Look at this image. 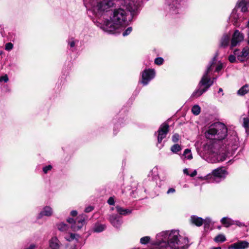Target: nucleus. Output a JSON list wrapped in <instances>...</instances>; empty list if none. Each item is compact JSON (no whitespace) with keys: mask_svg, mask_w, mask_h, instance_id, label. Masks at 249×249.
I'll return each instance as SVG.
<instances>
[{"mask_svg":"<svg viewBox=\"0 0 249 249\" xmlns=\"http://www.w3.org/2000/svg\"><path fill=\"white\" fill-rule=\"evenodd\" d=\"M239 146V139L235 132L229 136L226 140L218 145H205L204 147V159L209 162L215 163L224 161L227 157L231 156Z\"/></svg>","mask_w":249,"mask_h":249,"instance_id":"obj_1","label":"nucleus"},{"mask_svg":"<svg viewBox=\"0 0 249 249\" xmlns=\"http://www.w3.org/2000/svg\"><path fill=\"white\" fill-rule=\"evenodd\" d=\"M101 17L94 21L96 25L105 32L110 34H114L119 32L121 28L127 24L126 12L122 8L115 9L112 17L108 18Z\"/></svg>","mask_w":249,"mask_h":249,"instance_id":"obj_2","label":"nucleus"},{"mask_svg":"<svg viewBox=\"0 0 249 249\" xmlns=\"http://www.w3.org/2000/svg\"><path fill=\"white\" fill-rule=\"evenodd\" d=\"M227 135V128L225 124L219 122L211 124L205 132L207 138L213 140L215 142L205 145H213L215 143L220 145Z\"/></svg>","mask_w":249,"mask_h":249,"instance_id":"obj_3","label":"nucleus"},{"mask_svg":"<svg viewBox=\"0 0 249 249\" xmlns=\"http://www.w3.org/2000/svg\"><path fill=\"white\" fill-rule=\"evenodd\" d=\"M114 0H89L90 7L89 14L90 13L96 18L101 17L114 5Z\"/></svg>","mask_w":249,"mask_h":249,"instance_id":"obj_4","label":"nucleus"},{"mask_svg":"<svg viewBox=\"0 0 249 249\" xmlns=\"http://www.w3.org/2000/svg\"><path fill=\"white\" fill-rule=\"evenodd\" d=\"M215 64L214 58L207 67V70L204 73L198 84V89H196L192 94V97L197 98L205 92L213 84V81L210 78L209 74L212 71Z\"/></svg>","mask_w":249,"mask_h":249,"instance_id":"obj_5","label":"nucleus"},{"mask_svg":"<svg viewBox=\"0 0 249 249\" xmlns=\"http://www.w3.org/2000/svg\"><path fill=\"white\" fill-rule=\"evenodd\" d=\"M124 4L133 17L138 13L139 8L143 4V2L142 0H124Z\"/></svg>","mask_w":249,"mask_h":249,"instance_id":"obj_6","label":"nucleus"},{"mask_svg":"<svg viewBox=\"0 0 249 249\" xmlns=\"http://www.w3.org/2000/svg\"><path fill=\"white\" fill-rule=\"evenodd\" d=\"M248 17V15L239 11L236 9H233L229 19L234 26L239 27L242 22L247 19Z\"/></svg>","mask_w":249,"mask_h":249,"instance_id":"obj_7","label":"nucleus"},{"mask_svg":"<svg viewBox=\"0 0 249 249\" xmlns=\"http://www.w3.org/2000/svg\"><path fill=\"white\" fill-rule=\"evenodd\" d=\"M85 215H79L75 221L73 218H70L67 221L69 223L71 224V228L72 230L75 231L80 229L85 224Z\"/></svg>","mask_w":249,"mask_h":249,"instance_id":"obj_8","label":"nucleus"},{"mask_svg":"<svg viewBox=\"0 0 249 249\" xmlns=\"http://www.w3.org/2000/svg\"><path fill=\"white\" fill-rule=\"evenodd\" d=\"M227 174V171L223 168H218L213 170L211 177L213 181L219 182L226 178Z\"/></svg>","mask_w":249,"mask_h":249,"instance_id":"obj_9","label":"nucleus"},{"mask_svg":"<svg viewBox=\"0 0 249 249\" xmlns=\"http://www.w3.org/2000/svg\"><path fill=\"white\" fill-rule=\"evenodd\" d=\"M181 0H166L169 6V12L173 15L179 13L181 11L180 1Z\"/></svg>","mask_w":249,"mask_h":249,"instance_id":"obj_10","label":"nucleus"},{"mask_svg":"<svg viewBox=\"0 0 249 249\" xmlns=\"http://www.w3.org/2000/svg\"><path fill=\"white\" fill-rule=\"evenodd\" d=\"M155 76V71L154 69H148L144 70L142 73V83L145 86Z\"/></svg>","mask_w":249,"mask_h":249,"instance_id":"obj_11","label":"nucleus"},{"mask_svg":"<svg viewBox=\"0 0 249 249\" xmlns=\"http://www.w3.org/2000/svg\"><path fill=\"white\" fill-rule=\"evenodd\" d=\"M169 126L167 123L162 124L159 128L158 131V142L159 143L161 142L162 140L164 139L169 132Z\"/></svg>","mask_w":249,"mask_h":249,"instance_id":"obj_12","label":"nucleus"},{"mask_svg":"<svg viewBox=\"0 0 249 249\" xmlns=\"http://www.w3.org/2000/svg\"><path fill=\"white\" fill-rule=\"evenodd\" d=\"M249 1L248 0H238L234 9L249 15Z\"/></svg>","mask_w":249,"mask_h":249,"instance_id":"obj_13","label":"nucleus"},{"mask_svg":"<svg viewBox=\"0 0 249 249\" xmlns=\"http://www.w3.org/2000/svg\"><path fill=\"white\" fill-rule=\"evenodd\" d=\"M249 247V243L245 240H240L230 245L228 249H246Z\"/></svg>","mask_w":249,"mask_h":249,"instance_id":"obj_14","label":"nucleus"},{"mask_svg":"<svg viewBox=\"0 0 249 249\" xmlns=\"http://www.w3.org/2000/svg\"><path fill=\"white\" fill-rule=\"evenodd\" d=\"M244 39V35L238 30L235 31L231 39V46L232 47L236 46L239 43Z\"/></svg>","mask_w":249,"mask_h":249,"instance_id":"obj_15","label":"nucleus"},{"mask_svg":"<svg viewBox=\"0 0 249 249\" xmlns=\"http://www.w3.org/2000/svg\"><path fill=\"white\" fill-rule=\"evenodd\" d=\"M53 214V210L52 207L49 206L44 207L42 210L38 213L37 216L38 219H41L43 216L50 217Z\"/></svg>","mask_w":249,"mask_h":249,"instance_id":"obj_16","label":"nucleus"},{"mask_svg":"<svg viewBox=\"0 0 249 249\" xmlns=\"http://www.w3.org/2000/svg\"><path fill=\"white\" fill-rule=\"evenodd\" d=\"M109 220L113 226L117 228H119L122 224L121 220L119 219L116 215H111L109 216Z\"/></svg>","mask_w":249,"mask_h":249,"instance_id":"obj_17","label":"nucleus"},{"mask_svg":"<svg viewBox=\"0 0 249 249\" xmlns=\"http://www.w3.org/2000/svg\"><path fill=\"white\" fill-rule=\"evenodd\" d=\"M106 228V225L97 222L92 226V231L94 232H101L104 231Z\"/></svg>","mask_w":249,"mask_h":249,"instance_id":"obj_18","label":"nucleus"},{"mask_svg":"<svg viewBox=\"0 0 249 249\" xmlns=\"http://www.w3.org/2000/svg\"><path fill=\"white\" fill-rule=\"evenodd\" d=\"M49 245L52 249H59L60 247L59 241L56 237H53L50 240Z\"/></svg>","mask_w":249,"mask_h":249,"instance_id":"obj_19","label":"nucleus"},{"mask_svg":"<svg viewBox=\"0 0 249 249\" xmlns=\"http://www.w3.org/2000/svg\"><path fill=\"white\" fill-rule=\"evenodd\" d=\"M230 36L228 34H224L220 40V46L222 47H227L230 41Z\"/></svg>","mask_w":249,"mask_h":249,"instance_id":"obj_20","label":"nucleus"},{"mask_svg":"<svg viewBox=\"0 0 249 249\" xmlns=\"http://www.w3.org/2000/svg\"><path fill=\"white\" fill-rule=\"evenodd\" d=\"M191 222L197 226H201L203 224V219L196 215H192L191 217Z\"/></svg>","mask_w":249,"mask_h":249,"instance_id":"obj_21","label":"nucleus"},{"mask_svg":"<svg viewBox=\"0 0 249 249\" xmlns=\"http://www.w3.org/2000/svg\"><path fill=\"white\" fill-rule=\"evenodd\" d=\"M249 54V48L246 47L243 49L242 51L240 53V55H238V60L240 61H244Z\"/></svg>","mask_w":249,"mask_h":249,"instance_id":"obj_22","label":"nucleus"},{"mask_svg":"<svg viewBox=\"0 0 249 249\" xmlns=\"http://www.w3.org/2000/svg\"><path fill=\"white\" fill-rule=\"evenodd\" d=\"M116 209L117 212L121 214L126 215L129 214L131 213V210L128 209H124L119 206H117L116 207Z\"/></svg>","mask_w":249,"mask_h":249,"instance_id":"obj_23","label":"nucleus"},{"mask_svg":"<svg viewBox=\"0 0 249 249\" xmlns=\"http://www.w3.org/2000/svg\"><path fill=\"white\" fill-rule=\"evenodd\" d=\"M249 92V85L246 84L242 87L238 91L237 94L240 96H244Z\"/></svg>","mask_w":249,"mask_h":249,"instance_id":"obj_24","label":"nucleus"},{"mask_svg":"<svg viewBox=\"0 0 249 249\" xmlns=\"http://www.w3.org/2000/svg\"><path fill=\"white\" fill-rule=\"evenodd\" d=\"M221 222L226 227H229L234 224L231 219L227 217H223L221 219Z\"/></svg>","mask_w":249,"mask_h":249,"instance_id":"obj_25","label":"nucleus"},{"mask_svg":"<svg viewBox=\"0 0 249 249\" xmlns=\"http://www.w3.org/2000/svg\"><path fill=\"white\" fill-rule=\"evenodd\" d=\"M243 126L246 129L247 135H249V116L243 117Z\"/></svg>","mask_w":249,"mask_h":249,"instance_id":"obj_26","label":"nucleus"},{"mask_svg":"<svg viewBox=\"0 0 249 249\" xmlns=\"http://www.w3.org/2000/svg\"><path fill=\"white\" fill-rule=\"evenodd\" d=\"M181 157H184V159L187 160H191L193 159L192 154L191 153V150L189 149H186L183 152Z\"/></svg>","mask_w":249,"mask_h":249,"instance_id":"obj_27","label":"nucleus"},{"mask_svg":"<svg viewBox=\"0 0 249 249\" xmlns=\"http://www.w3.org/2000/svg\"><path fill=\"white\" fill-rule=\"evenodd\" d=\"M171 151L175 154L178 153L182 149L181 147L178 144H175L171 147Z\"/></svg>","mask_w":249,"mask_h":249,"instance_id":"obj_28","label":"nucleus"},{"mask_svg":"<svg viewBox=\"0 0 249 249\" xmlns=\"http://www.w3.org/2000/svg\"><path fill=\"white\" fill-rule=\"evenodd\" d=\"M201 108L198 105H195L192 108V113L196 115H198L200 112Z\"/></svg>","mask_w":249,"mask_h":249,"instance_id":"obj_29","label":"nucleus"},{"mask_svg":"<svg viewBox=\"0 0 249 249\" xmlns=\"http://www.w3.org/2000/svg\"><path fill=\"white\" fill-rule=\"evenodd\" d=\"M76 236H78V235L74 233H71L70 235H67L65 236V238L66 240L69 241H71L74 240H77L76 238Z\"/></svg>","mask_w":249,"mask_h":249,"instance_id":"obj_30","label":"nucleus"},{"mask_svg":"<svg viewBox=\"0 0 249 249\" xmlns=\"http://www.w3.org/2000/svg\"><path fill=\"white\" fill-rule=\"evenodd\" d=\"M214 240L216 242H223L226 241V237L223 234H219L214 238Z\"/></svg>","mask_w":249,"mask_h":249,"instance_id":"obj_31","label":"nucleus"},{"mask_svg":"<svg viewBox=\"0 0 249 249\" xmlns=\"http://www.w3.org/2000/svg\"><path fill=\"white\" fill-rule=\"evenodd\" d=\"M58 229L60 231H68L69 227L68 225L66 224L60 223L58 225Z\"/></svg>","mask_w":249,"mask_h":249,"instance_id":"obj_32","label":"nucleus"},{"mask_svg":"<svg viewBox=\"0 0 249 249\" xmlns=\"http://www.w3.org/2000/svg\"><path fill=\"white\" fill-rule=\"evenodd\" d=\"M150 240V236H144L140 239V243L142 244L145 245L149 242Z\"/></svg>","mask_w":249,"mask_h":249,"instance_id":"obj_33","label":"nucleus"},{"mask_svg":"<svg viewBox=\"0 0 249 249\" xmlns=\"http://www.w3.org/2000/svg\"><path fill=\"white\" fill-rule=\"evenodd\" d=\"M164 59L163 58L159 57L155 58L154 63L157 65H161L163 63Z\"/></svg>","mask_w":249,"mask_h":249,"instance_id":"obj_34","label":"nucleus"},{"mask_svg":"<svg viewBox=\"0 0 249 249\" xmlns=\"http://www.w3.org/2000/svg\"><path fill=\"white\" fill-rule=\"evenodd\" d=\"M132 31V28L131 27H129L127 28L123 33V36H126L129 35Z\"/></svg>","mask_w":249,"mask_h":249,"instance_id":"obj_35","label":"nucleus"},{"mask_svg":"<svg viewBox=\"0 0 249 249\" xmlns=\"http://www.w3.org/2000/svg\"><path fill=\"white\" fill-rule=\"evenodd\" d=\"M76 41L73 38H71L68 40V44L71 48H73Z\"/></svg>","mask_w":249,"mask_h":249,"instance_id":"obj_36","label":"nucleus"},{"mask_svg":"<svg viewBox=\"0 0 249 249\" xmlns=\"http://www.w3.org/2000/svg\"><path fill=\"white\" fill-rule=\"evenodd\" d=\"M13 48V44L11 43H7L5 44V49L6 50L9 51H11Z\"/></svg>","mask_w":249,"mask_h":249,"instance_id":"obj_37","label":"nucleus"},{"mask_svg":"<svg viewBox=\"0 0 249 249\" xmlns=\"http://www.w3.org/2000/svg\"><path fill=\"white\" fill-rule=\"evenodd\" d=\"M179 139V135L178 134H175L173 135L172 140L174 142H177Z\"/></svg>","mask_w":249,"mask_h":249,"instance_id":"obj_38","label":"nucleus"},{"mask_svg":"<svg viewBox=\"0 0 249 249\" xmlns=\"http://www.w3.org/2000/svg\"><path fill=\"white\" fill-rule=\"evenodd\" d=\"M52 169V166L51 165H49L43 168V171L45 174H46L49 171L51 170Z\"/></svg>","mask_w":249,"mask_h":249,"instance_id":"obj_39","label":"nucleus"},{"mask_svg":"<svg viewBox=\"0 0 249 249\" xmlns=\"http://www.w3.org/2000/svg\"><path fill=\"white\" fill-rule=\"evenodd\" d=\"M229 60L231 63H234L236 61V57L234 54H231L229 56Z\"/></svg>","mask_w":249,"mask_h":249,"instance_id":"obj_40","label":"nucleus"},{"mask_svg":"<svg viewBox=\"0 0 249 249\" xmlns=\"http://www.w3.org/2000/svg\"><path fill=\"white\" fill-rule=\"evenodd\" d=\"M223 68V65L221 63H219L216 66L215 70V71L219 72Z\"/></svg>","mask_w":249,"mask_h":249,"instance_id":"obj_41","label":"nucleus"},{"mask_svg":"<svg viewBox=\"0 0 249 249\" xmlns=\"http://www.w3.org/2000/svg\"><path fill=\"white\" fill-rule=\"evenodd\" d=\"M8 81V77L6 74L4 76H2L0 77V82L2 81H4V82H7Z\"/></svg>","mask_w":249,"mask_h":249,"instance_id":"obj_42","label":"nucleus"},{"mask_svg":"<svg viewBox=\"0 0 249 249\" xmlns=\"http://www.w3.org/2000/svg\"><path fill=\"white\" fill-rule=\"evenodd\" d=\"M211 222V219L209 217H207L205 219H203V223L205 224V226L209 225Z\"/></svg>","mask_w":249,"mask_h":249,"instance_id":"obj_43","label":"nucleus"},{"mask_svg":"<svg viewBox=\"0 0 249 249\" xmlns=\"http://www.w3.org/2000/svg\"><path fill=\"white\" fill-rule=\"evenodd\" d=\"M107 203L110 205H114L115 203L114 198L112 197H110L107 200Z\"/></svg>","mask_w":249,"mask_h":249,"instance_id":"obj_44","label":"nucleus"},{"mask_svg":"<svg viewBox=\"0 0 249 249\" xmlns=\"http://www.w3.org/2000/svg\"><path fill=\"white\" fill-rule=\"evenodd\" d=\"M176 192V190L175 188H170L167 192V194H173L174 193H175Z\"/></svg>","mask_w":249,"mask_h":249,"instance_id":"obj_45","label":"nucleus"},{"mask_svg":"<svg viewBox=\"0 0 249 249\" xmlns=\"http://www.w3.org/2000/svg\"><path fill=\"white\" fill-rule=\"evenodd\" d=\"M36 246L34 244H31L28 247L25 248L24 249H35Z\"/></svg>","mask_w":249,"mask_h":249,"instance_id":"obj_46","label":"nucleus"},{"mask_svg":"<svg viewBox=\"0 0 249 249\" xmlns=\"http://www.w3.org/2000/svg\"><path fill=\"white\" fill-rule=\"evenodd\" d=\"M92 210H93V207L91 206H89V207H87L85 209V211L86 213H89V212H91Z\"/></svg>","mask_w":249,"mask_h":249,"instance_id":"obj_47","label":"nucleus"},{"mask_svg":"<svg viewBox=\"0 0 249 249\" xmlns=\"http://www.w3.org/2000/svg\"><path fill=\"white\" fill-rule=\"evenodd\" d=\"M241 52L239 50H235L234 51V55L235 56L236 55L237 58H238V55H240Z\"/></svg>","mask_w":249,"mask_h":249,"instance_id":"obj_48","label":"nucleus"},{"mask_svg":"<svg viewBox=\"0 0 249 249\" xmlns=\"http://www.w3.org/2000/svg\"><path fill=\"white\" fill-rule=\"evenodd\" d=\"M246 27L248 29V33H247V36H248V43L249 44V21H248L247 24L246 25Z\"/></svg>","mask_w":249,"mask_h":249,"instance_id":"obj_49","label":"nucleus"},{"mask_svg":"<svg viewBox=\"0 0 249 249\" xmlns=\"http://www.w3.org/2000/svg\"><path fill=\"white\" fill-rule=\"evenodd\" d=\"M197 175V172L195 170L191 174H189V176L191 177H194Z\"/></svg>","mask_w":249,"mask_h":249,"instance_id":"obj_50","label":"nucleus"},{"mask_svg":"<svg viewBox=\"0 0 249 249\" xmlns=\"http://www.w3.org/2000/svg\"><path fill=\"white\" fill-rule=\"evenodd\" d=\"M71 215L72 216H75V215H77V211H74V210H73V211H72L71 212Z\"/></svg>","mask_w":249,"mask_h":249,"instance_id":"obj_51","label":"nucleus"},{"mask_svg":"<svg viewBox=\"0 0 249 249\" xmlns=\"http://www.w3.org/2000/svg\"><path fill=\"white\" fill-rule=\"evenodd\" d=\"M183 173H184V174H185L187 175H189L188 170L187 168H185L183 169Z\"/></svg>","mask_w":249,"mask_h":249,"instance_id":"obj_52","label":"nucleus"},{"mask_svg":"<svg viewBox=\"0 0 249 249\" xmlns=\"http://www.w3.org/2000/svg\"><path fill=\"white\" fill-rule=\"evenodd\" d=\"M221 92L222 93V95H224V93H223V89L222 88H219V90H218V93H220Z\"/></svg>","mask_w":249,"mask_h":249,"instance_id":"obj_53","label":"nucleus"},{"mask_svg":"<svg viewBox=\"0 0 249 249\" xmlns=\"http://www.w3.org/2000/svg\"><path fill=\"white\" fill-rule=\"evenodd\" d=\"M211 249H221V247H213L211 248Z\"/></svg>","mask_w":249,"mask_h":249,"instance_id":"obj_54","label":"nucleus"},{"mask_svg":"<svg viewBox=\"0 0 249 249\" xmlns=\"http://www.w3.org/2000/svg\"><path fill=\"white\" fill-rule=\"evenodd\" d=\"M69 249H76L75 245L71 246V247Z\"/></svg>","mask_w":249,"mask_h":249,"instance_id":"obj_55","label":"nucleus"},{"mask_svg":"<svg viewBox=\"0 0 249 249\" xmlns=\"http://www.w3.org/2000/svg\"><path fill=\"white\" fill-rule=\"evenodd\" d=\"M207 178H208V177L207 176V177H205L204 178H203V179H207Z\"/></svg>","mask_w":249,"mask_h":249,"instance_id":"obj_56","label":"nucleus"},{"mask_svg":"<svg viewBox=\"0 0 249 249\" xmlns=\"http://www.w3.org/2000/svg\"><path fill=\"white\" fill-rule=\"evenodd\" d=\"M239 223H240V222H238V221H236V224L237 225H239Z\"/></svg>","mask_w":249,"mask_h":249,"instance_id":"obj_57","label":"nucleus"},{"mask_svg":"<svg viewBox=\"0 0 249 249\" xmlns=\"http://www.w3.org/2000/svg\"><path fill=\"white\" fill-rule=\"evenodd\" d=\"M111 210H114V208H113V207H112V208H111Z\"/></svg>","mask_w":249,"mask_h":249,"instance_id":"obj_58","label":"nucleus"},{"mask_svg":"<svg viewBox=\"0 0 249 249\" xmlns=\"http://www.w3.org/2000/svg\"><path fill=\"white\" fill-rule=\"evenodd\" d=\"M216 79V78H213V80H215Z\"/></svg>","mask_w":249,"mask_h":249,"instance_id":"obj_59","label":"nucleus"}]
</instances>
